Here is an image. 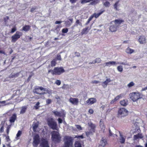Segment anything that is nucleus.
<instances>
[{"mask_svg":"<svg viewBox=\"0 0 147 147\" xmlns=\"http://www.w3.org/2000/svg\"><path fill=\"white\" fill-rule=\"evenodd\" d=\"M47 89L43 87L42 86H35L34 89L33 90V92L36 94H39L40 95V97H36L37 99H39L40 98H44V95L46 93L44 92L43 91H46L47 93H49L50 91L48 90H46Z\"/></svg>","mask_w":147,"mask_h":147,"instance_id":"f257e3e1","label":"nucleus"},{"mask_svg":"<svg viewBox=\"0 0 147 147\" xmlns=\"http://www.w3.org/2000/svg\"><path fill=\"white\" fill-rule=\"evenodd\" d=\"M51 139L55 143H59L61 141V137L58 132L53 131L51 133Z\"/></svg>","mask_w":147,"mask_h":147,"instance_id":"f03ea898","label":"nucleus"},{"mask_svg":"<svg viewBox=\"0 0 147 147\" xmlns=\"http://www.w3.org/2000/svg\"><path fill=\"white\" fill-rule=\"evenodd\" d=\"M130 98L134 102H135L142 97V95L138 92H133L129 95Z\"/></svg>","mask_w":147,"mask_h":147,"instance_id":"7ed1b4c3","label":"nucleus"},{"mask_svg":"<svg viewBox=\"0 0 147 147\" xmlns=\"http://www.w3.org/2000/svg\"><path fill=\"white\" fill-rule=\"evenodd\" d=\"M47 123L49 126L54 130H56L57 128V123L52 118H51L47 121Z\"/></svg>","mask_w":147,"mask_h":147,"instance_id":"20e7f679","label":"nucleus"},{"mask_svg":"<svg viewBox=\"0 0 147 147\" xmlns=\"http://www.w3.org/2000/svg\"><path fill=\"white\" fill-rule=\"evenodd\" d=\"M73 139L69 136H65V147H72Z\"/></svg>","mask_w":147,"mask_h":147,"instance_id":"39448f33","label":"nucleus"},{"mask_svg":"<svg viewBox=\"0 0 147 147\" xmlns=\"http://www.w3.org/2000/svg\"><path fill=\"white\" fill-rule=\"evenodd\" d=\"M64 71V70L63 67H56L54 68L51 71L52 75H60Z\"/></svg>","mask_w":147,"mask_h":147,"instance_id":"423d86ee","label":"nucleus"},{"mask_svg":"<svg viewBox=\"0 0 147 147\" xmlns=\"http://www.w3.org/2000/svg\"><path fill=\"white\" fill-rule=\"evenodd\" d=\"M128 111L125 108H121L118 111V117L121 118L124 117L128 115Z\"/></svg>","mask_w":147,"mask_h":147,"instance_id":"0eeeda50","label":"nucleus"},{"mask_svg":"<svg viewBox=\"0 0 147 147\" xmlns=\"http://www.w3.org/2000/svg\"><path fill=\"white\" fill-rule=\"evenodd\" d=\"M22 33L19 31H17L16 33L11 36V42H15L22 36Z\"/></svg>","mask_w":147,"mask_h":147,"instance_id":"6e6552de","label":"nucleus"},{"mask_svg":"<svg viewBox=\"0 0 147 147\" xmlns=\"http://www.w3.org/2000/svg\"><path fill=\"white\" fill-rule=\"evenodd\" d=\"M40 142V138L38 134H36L33 138V144L34 146H37Z\"/></svg>","mask_w":147,"mask_h":147,"instance_id":"1a4fd4ad","label":"nucleus"},{"mask_svg":"<svg viewBox=\"0 0 147 147\" xmlns=\"http://www.w3.org/2000/svg\"><path fill=\"white\" fill-rule=\"evenodd\" d=\"M69 101L70 102L74 105H78L79 100L77 98H70Z\"/></svg>","mask_w":147,"mask_h":147,"instance_id":"9d476101","label":"nucleus"},{"mask_svg":"<svg viewBox=\"0 0 147 147\" xmlns=\"http://www.w3.org/2000/svg\"><path fill=\"white\" fill-rule=\"evenodd\" d=\"M96 101V100L95 98H91L86 101V103L88 105H91L95 103Z\"/></svg>","mask_w":147,"mask_h":147,"instance_id":"9b49d317","label":"nucleus"},{"mask_svg":"<svg viewBox=\"0 0 147 147\" xmlns=\"http://www.w3.org/2000/svg\"><path fill=\"white\" fill-rule=\"evenodd\" d=\"M118 132L119 134V142L121 144H124L125 142V137L119 131Z\"/></svg>","mask_w":147,"mask_h":147,"instance_id":"f8f14e48","label":"nucleus"},{"mask_svg":"<svg viewBox=\"0 0 147 147\" xmlns=\"http://www.w3.org/2000/svg\"><path fill=\"white\" fill-rule=\"evenodd\" d=\"M41 145L42 147H49L48 141L44 138L42 140Z\"/></svg>","mask_w":147,"mask_h":147,"instance_id":"ddd939ff","label":"nucleus"},{"mask_svg":"<svg viewBox=\"0 0 147 147\" xmlns=\"http://www.w3.org/2000/svg\"><path fill=\"white\" fill-rule=\"evenodd\" d=\"M138 41L141 44H144L146 43V39L144 36H140L138 39Z\"/></svg>","mask_w":147,"mask_h":147,"instance_id":"4468645a","label":"nucleus"},{"mask_svg":"<svg viewBox=\"0 0 147 147\" xmlns=\"http://www.w3.org/2000/svg\"><path fill=\"white\" fill-rule=\"evenodd\" d=\"M107 144V141L106 139L104 138H102L100 141V144L99 147H104Z\"/></svg>","mask_w":147,"mask_h":147,"instance_id":"2eb2a0df","label":"nucleus"},{"mask_svg":"<svg viewBox=\"0 0 147 147\" xmlns=\"http://www.w3.org/2000/svg\"><path fill=\"white\" fill-rule=\"evenodd\" d=\"M88 124L89 127L90 128V131H92L91 132H94V129L96 127L95 125L91 122L89 123Z\"/></svg>","mask_w":147,"mask_h":147,"instance_id":"dca6fc26","label":"nucleus"},{"mask_svg":"<svg viewBox=\"0 0 147 147\" xmlns=\"http://www.w3.org/2000/svg\"><path fill=\"white\" fill-rule=\"evenodd\" d=\"M17 118L16 115V114H13L9 118V121L11 123H14Z\"/></svg>","mask_w":147,"mask_h":147,"instance_id":"f3484780","label":"nucleus"},{"mask_svg":"<svg viewBox=\"0 0 147 147\" xmlns=\"http://www.w3.org/2000/svg\"><path fill=\"white\" fill-rule=\"evenodd\" d=\"M111 81V80L110 79H107L105 81L102 83V85L104 88H105L107 87L108 84Z\"/></svg>","mask_w":147,"mask_h":147,"instance_id":"a211bd4d","label":"nucleus"},{"mask_svg":"<svg viewBox=\"0 0 147 147\" xmlns=\"http://www.w3.org/2000/svg\"><path fill=\"white\" fill-rule=\"evenodd\" d=\"M117 25H113L111 26L110 27V30L111 32H115L117 30Z\"/></svg>","mask_w":147,"mask_h":147,"instance_id":"6ab92c4d","label":"nucleus"},{"mask_svg":"<svg viewBox=\"0 0 147 147\" xmlns=\"http://www.w3.org/2000/svg\"><path fill=\"white\" fill-rule=\"evenodd\" d=\"M30 26L29 25H25L22 27V30L27 32L30 29Z\"/></svg>","mask_w":147,"mask_h":147,"instance_id":"aec40b11","label":"nucleus"},{"mask_svg":"<svg viewBox=\"0 0 147 147\" xmlns=\"http://www.w3.org/2000/svg\"><path fill=\"white\" fill-rule=\"evenodd\" d=\"M99 123L100 127L102 131L104 132L105 129V126L104 125L103 122L101 120H100Z\"/></svg>","mask_w":147,"mask_h":147,"instance_id":"412c9836","label":"nucleus"},{"mask_svg":"<svg viewBox=\"0 0 147 147\" xmlns=\"http://www.w3.org/2000/svg\"><path fill=\"white\" fill-rule=\"evenodd\" d=\"M117 64L115 61H111L106 62L105 63V66H109L111 65H115Z\"/></svg>","mask_w":147,"mask_h":147,"instance_id":"4be33fe9","label":"nucleus"},{"mask_svg":"<svg viewBox=\"0 0 147 147\" xmlns=\"http://www.w3.org/2000/svg\"><path fill=\"white\" fill-rule=\"evenodd\" d=\"M90 2V4L95 5L99 2V0H88V2Z\"/></svg>","mask_w":147,"mask_h":147,"instance_id":"5701e85b","label":"nucleus"},{"mask_svg":"<svg viewBox=\"0 0 147 147\" xmlns=\"http://www.w3.org/2000/svg\"><path fill=\"white\" fill-rule=\"evenodd\" d=\"M143 137V136L141 134H138L137 135H134V139L135 140L139 138H141Z\"/></svg>","mask_w":147,"mask_h":147,"instance_id":"b1692460","label":"nucleus"},{"mask_svg":"<svg viewBox=\"0 0 147 147\" xmlns=\"http://www.w3.org/2000/svg\"><path fill=\"white\" fill-rule=\"evenodd\" d=\"M120 6V4L119 3V1L117 2L114 5V8L116 10L118 11L119 10L118 7Z\"/></svg>","mask_w":147,"mask_h":147,"instance_id":"393cba45","label":"nucleus"},{"mask_svg":"<svg viewBox=\"0 0 147 147\" xmlns=\"http://www.w3.org/2000/svg\"><path fill=\"white\" fill-rule=\"evenodd\" d=\"M125 51L128 54H131L134 53V51L128 47L126 49Z\"/></svg>","mask_w":147,"mask_h":147,"instance_id":"a878e982","label":"nucleus"},{"mask_svg":"<svg viewBox=\"0 0 147 147\" xmlns=\"http://www.w3.org/2000/svg\"><path fill=\"white\" fill-rule=\"evenodd\" d=\"M82 141H77L75 142V147H82Z\"/></svg>","mask_w":147,"mask_h":147,"instance_id":"bb28decb","label":"nucleus"},{"mask_svg":"<svg viewBox=\"0 0 147 147\" xmlns=\"http://www.w3.org/2000/svg\"><path fill=\"white\" fill-rule=\"evenodd\" d=\"M123 22V21L120 20H116L114 21L115 25L118 26Z\"/></svg>","mask_w":147,"mask_h":147,"instance_id":"cd10ccee","label":"nucleus"},{"mask_svg":"<svg viewBox=\"0 0 147 147\" xmlns=\"http://www.w3.org/2000/svg\"><path fill=\"white\" fill-rule=\"evenodd\" d=\"M120 103L121 105L125 106L127 105V100H124L120 101Z\"/></svg>","mask_w":147,"mask_h":147,"instance_id":"c85d7f7f","label":"nucleus"},{"mask_svg":"<svg viewBox=\"0 0 147 147\" xmlns=\"http://www.w3.org/2000/svg\"><path fill=\"white\" fill-rule=\"evenodd\" d=\"M56 61L57 60L56 59H54L51 61V67H54L56 65L57 63Z\"/></svg>","mask_w":147,"mask_h":147,"instance_id":"c756f323","label":"nucleus"},{"mask_svg":"<svg viewBox=\"0 0 147 147\" xmlns=\"http://www.w3.org/2000/svg\"><path fill=\"white\" fill-rule=\"evenodd\" d=\"M53 112L55 116L61 117V113L57 111H53Z\"/></svg>","mask_w":147,"mask_h":147,"instance_id":"7c9ffc66","label":"nucleus"},{"mask_svg":"<svg viewBox=\"0 0 147 147\" xmlns=\"http://www.w3.org/2000/svg\"><path fill=\"white\" fill-rule=\"evenodd\" d=\"M113 130H112V131H111V129H109V135L110 136H116V137H117V135L116 134H113V132L112 131H114V130H115V129L113 128Z\"/></svg>","mask_w":147,"mask_h":147,"instance_id":"2f4dec72","label":"nucleus"},{"mask_svg":"<svg viewBox=\"0 0 147 147\" xmlns=\"http://www.w3.org/2000/svg\"><path fill=\"white\" fill-rule=\"evenodd\" d=\"M73 22V19H69L66 21L67 25L69 26Z\"/></svg>","mask_w":147,"mask_h":147,"instance_id":"473e14b6","label":"nucleus"},{"mask_svg":"<svg viewBox=\"0 0 147 147\" xmlns=\"http://www.w3.org/2000/svg\"><path fill=\"white\" fill-rule=\"evenodd\" d=\"M26 110V107L25 106L22 107L20 111V114H22L24 113L25 112Z\"/></svg>","mask_w":147,"mask_h":147,"instance_id":"72a5a7b5","label":"nucleus"},{"mask_svg":"<svg viewBox=\"0 0 147 147\" xmlns=\"http://www.w3.org/2000/svg\"><path fill=\"white\" fill-rule=\"evenodd\" d=\"M19 73H17L15 74H11L10 75V78H13L18 77L19 75Z\"/></svg>","mask_w":147,"mask_h":147,"instance_id":"f704fd0d","label":"nucleus"},{"mask_svg":"<svg viewBox=\"0 0 147 147\" xmlns=\"http://www.w3.org/2000/svg\"><path fill=\"white\" fill-rule=\"evenodd\" d=\"M104 11H100V13L97 14L94 13V14H93V15L94 16V17H95V18H98L99 16H100L101 14H102L103 12Z\"/></svg>","mask_w":147,"mask_h":147,"instance_id":"c9c22d12","label":"nucleus"},{"mask_svg":"<svg viewBox=\"0 0 147 147\" xmlns=\"http://www.w3.org/2000/svg\"><path fill=\"white\" fill-rule=\"evenodd\" d=\"M40 104V102H37L35 105L34 106V108L36 110L38 109L40 107L39 106Z\"/></svg>","mask_w":147,"mask_h":147,"instance_id":"e433bc0d","label":"nucleus"},{"mask_svg":"<svg viewBox=\"0 0 147 147\" xmlns=\"http://www.w3.org/2000/svg\"><path fill=\"white\" fill-rule=\"evenodd\" d=\"M134 83L133 82H131L127 84V86L129 88H131L134 86Z\"/></svg>","mask_w":147,"mask_h":147,"instance_id":"4c0bfd02","label":"nucleus"},{"mask_svg":"<svg viewBox=\"0 0 147 147\" xmlns=\"http://www.w3.org/2000/svg\"><path fill=\"white\" fill-rule=\"evenodd\" d=\"M88 27H86V28H84L83 29V30L82 32V35L83 34H86V31L88 30Z\"/></svg>","mask_w":147,"mask_h":147,"instance_id":"58836bf2","label":"nucleus"},{"mask_svg":"<svg viewBox=\"0 0 147 147\" xmlns=\"http://www.w3.org/2000/svg\"><path fill=\"white\" fill-rule=\"evenodd\" d=\"M38 125L36 124H35L33 125V129L34 131L35 132L36 131L37 128L38 127Z\"/></svg>","mask_w":147,"mask_h":147,"instance_id":"ea45409f","label":"nucleus"},{"mask_svg":"<svg viewBox=\"0 0 147 147\" xmlns=\"http://www.w3.org/2000/svg\"><path fill=\"white\" fill-rule=\"evenodd\" d=\"M11 125H9L6 128V132L7 133V134L8 135L9 134L10 129L11 128Z\"/></svg>","mask_w":147,"mask_h":147,"instance_id":"a19ab883","label":"nucleus"},{"mask_svg":"<svg viewBox=\"0 0 147 147\" xmlns=\"http://www.w3.org/2000/svg\"><path fill=\"white\" fill-rule=\"evenodd\" d=\"M123 96V94H121L118 96H117L115 98V99H116L117 100H118L120 98L122 97Z\"/></svg>","mask_w":147,"mask_h":147,"instance_id":"79ce46f5","label":"nucleus"},{"mask_svg":"<svg viewBox=\"0 0 147 147\" xmlns=\"http://www.w3.org/2000/svg\"><path fill=\"white\" fill-rule=\"evenodd\" d=\"M104 5L106 7H108L109 6L110 4L109 2L106 1L104 3Z\"/></svg>","mask_w":147,"mask_h":147,"instance_id":"37998d69","label":"nucleus"},{"mask_svg":"<svg viewBox=\"0 0 147 147\" xmlns=\"http://www.w3.org/2000/svg\"><path fill=\"white\" fill-rule=\"evenodd\" d=\"M117 69L120 72H121L123 71V67L121 66H119L117 67Z\"/></svg>","mask_w":147,"mask_h":147,"instance_id":"c03bdc74","label":"nucleus"},{"mask_svg":"<svg viewBox=\"0 0 147 147\" xmlns=\"http://www.w3.org/2000/svg\"><path fill=\"white\" fill-rule=\"evenodd\" d=\"M16 27H14L11 29V33H13L15 32L16 30Z\"/></svg>","mask_w":147,"mask_h":147,"instance_id":"a18cd8bd","label":"nucleus"},{"mask_svg":"<svg viewBox=\"0 0 147 147\" xmlns=\"http://www.w3.org/2000/svg\"><path fill=\"white\" fill-rule=\"evenodd\" d=\"M46 104L47 105H49L52 102V100L51 99H48L46 100Z\"/></svg>","mask_w":147,"mask_h":147,"instance_id":"49530a36","label":"nucleus"},{"mask_svg":"<svg viewBox=\"0 0 147 147\" xmlns=\"http://www.w3.org/2000/svg\"><path fill=\"white\" fill-rule=\"evenodd\" d=\"M76 25L79 24L80 26H82V24L81 22H80L79 20H78L76 21Z\"/></svg>","mask_w":147,"mask_h":147,"instance_id":"de8ad7c7","label":"nucleus"},{"mask_svg":"<svg viewBox=\"0 0 147 147\" xmlns=\"http://www.w3.org/2000/svg\"><path fill=\"white\" fill-rule=\"evenodd\" d=\"M22 133V131L20 130H19L18 131V133H17L16 134V136L17 137H18L20 136L21 135V134Z\"/></svg>","mask_w":147,"mask_h":147,"instance_id":"09e8293b","label":"nucleus"},{"mask_svg":"<svg viewBox=\"0 0 147 147\" xmlns=\"http://www.w3.org/2000/svg\"><path fill=\"white\" fill-rule=\"evenodd\" d=\"M55 83L57 85H60L61 84V82L60 80H57L55 82Z\"/></svg>","mask_w":147,"mask_h":147,"instance_id":"8fccbe9b","label":"nucleus"},{"mask_svg":"<svg viewBox=\"0 0 147 147\" xmlns=\"http://www.w3.org/2000/svg\"><path fill=\"white\" fill-rule=\"evenodd\" d=\"M95 60L96 61V63H100L101 61V60L100 58H96L95 59Z\"/></svg>","mask_w":147,"mask_h":147,"instance_id":"3c124183","label":"nucleus"},{"mask_svg":"<svg viewBox=\"0 0 147 147\" xmlns=\"http://www.w3.org/2000/svg\"><path fill=\"white\" fill-rule=\"evenodd\" d=\"M76 126L77 128L79 130H81L82 129V128L79 125H76Z\"/></svg>","mask_w":147,"mask_h":147,"instance_id":"603ef678","label":"nucleus"},{"mask_svg":"<svg viewBox=\"0 0 147 147\" xmlns=\"http://www.w3.org/2000/svg\"><path fill=\"white\" fill-rule=\"evenodd\" d=\"M4 131V126L3 125L0 129V133H2Z\"/></svg>","mask_w":147,"mask_h":147,"instance_id":"864d4df0","label":"nucleus"},{"mask_svg":"<svg viewBox=\"0 0 147 147\" xmlns=\"http://www.w3.org/2000/svg\"><path fill=\"white\" fill-rule=\"evenodd\" d=\"M56 59V60L57 59L60 60H61V55H58Z\"/></svg>","mask_w":147,"mask_h":147,"instance_id":"5fc2aeb1","label":"nucleus"},{"mask_svg":"<svg viewBox=\"0 0 147 147\" xmlns=\"http://www.w3.org/2000/svg\"><path fill=\"white\" fill-rule=\"evenodd\" d=\"M88 0H82L81 3L83 4L85 3L88 2Z\"/></svg>","mask_w":147,"mask_h":147,"instance_id":"6e6d98bb","label":"nucleus"},{"mask_svg":"<svg viewBox=\"0 0 147 147\" xmlns=\"http://www.w3.org/2000/svg\"><path fill=\"white\" fill-rule=\"evenodd\" d=\"M91 131H90L89 132H86V136H88L90 134L92 133V132H91Z\"/></svg>","mask_w":147,"mask_h":147,"instance_id":"4d7b16f0","label":"nucleus"},{"mask_svg":"<svg viewBox=\"0 0 147 147\" xmlns=\"http://www.w3.org/2000/svg\"><path fill=\"white\" fill-rule=\"evenodd\" d=\"M9 19V18L8 16H6L5 18H4V20L5 22H6V21L8 20Z\"/></svg>","mask_w":147,"mask_h":147,"instance_id":"13d9d810","label":"nucleus"},{"mask_svg":"<svg viewBox=\"0 0 147 147\" xmlns=\"http://www.w3.org/2000/svg\"><path fill=\"white\" fill-rule=\"evenodd\" d=\"M75 138H81L82 139L83 138V136L81 135V136H75Z\"/></svg>","mask_w":147,"mask_h":147,"instance_id":"bf43d9fd","label":"nucleus"},{"mask_svg":"<svg viewBox=\"0 0 147 147\" xmlns=\"http://www.w3.org/2000/svg\"><path fill=\"white\" fill-rule=\"evenodd\" d=\"M94 111L92 109H90L89 110V112L90 114H92L93 113Z\"/></svg>","mask_w":147,"mask_h":147,"instance_id":"052dcab7","label":"nucleus"},{"mask_svg":"<svg viewBox=\"0 0 147 147\" xmlns=\"http://www.w3.org/2000/svg\"><path fill=\"white\" fill-rule=\"evenodd\" d=\"M100 82L99 81H96V80H94L92 81V82L94 84H98Z\"/></svg>","mask_w":147,"mask_h":147,"instance_id":"680f3d73","label":"nucleus"},{"mask_svg":"<svg viewBox=\"0 0 147 147\" xmlns=\"http://www.w3.org/2000/svg\"><path fill=\"white\" fill-rule=\"evenodd\" d=\"M117 101L116 99H115V98L112 100L111 102V103L112 104L113 103Z\"/></svg>","mask_w":147,"mask_h":147,"instance_id":"e2e57ef3","label":"nucleus"},{"mask_svg":"<svg viewBox=\"0 0 147 147\" xmlns=\"http://www.w3.org/2000/svg\"><path fill=\"white\" fill-rule=\"evenodd\" d=\"M58 121L59 123H62V120L61 119L59 118L58 119Z\"/></svg>","mask_w":147,"mask_h":147,"instance_id":"0e129e2a","label":"nucleus"},{"mask_svg":"<svg viewBox=\"0 0 147 147\" xmlns=\"http://www.w3.org/2000/svg\"><path fill=\"white\" fill-rule=\"evenodd\" d=\"M94 17L93 15L91 16L88 19L89 21H90Z\"/></svg>","mask_w":147,"mask_h":147,"instance_id":"69168bd1","label":"nucleus"},{"mask_svg":"<svg viewBox=\"0 0 147 147\" xmlns=\"http://www.w3.org/2000/svg\"><path fill=\"white\" fill-rule=\"evenodd\" d=\"M62 22L61 21H56L55 22V24H60Z\"/></svg>","mask_w":147,"mask_h":147,"instance_id":"338daca9","label":"nucleus"},{"mask_svg":"<svg viewBox=\"0 0 147 147\" xmlns=\"http://www.w3.org/2000/svg\"><path fill=\"white\" fill-rule=\"evenodd\" d=\"M35 9H36V8H35L33 7V8H32L31 9L30 11L31 12H33L35 10Z\"/></svg>","mask_w":147,"mask_h":147,"instance_id":"774afa93","label":"nucleus"}]
</instances>
